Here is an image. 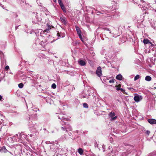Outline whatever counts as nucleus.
<instances>
[{
	"label": "nucleus",
	"instance_id": "5",
	"mask_svg": "<svg viewBox=\"0 0 156 156\" xmlns=\"http://www.w3.org/2000/svg\"><path fill=\"white\" fill-rule=\"evenodd\" d=\"M60 19L62 23L64 24H66V18L63 17H60Z\"/></svg>",
	"mask_w": 156,
	"mask_h": 156
},
{
	"label": "nucleus",
	"instance_id": "26",
	"mask_svg": "<svg viewBox=\"0 0 156 156\" xmlns=\"http://www.w3.org/2000/svg\"><path fill=\"white\" fill-rule=\"evenodd\" d=\"M79 37H80V38L81 39V40L83 41V39H82V36H81V34H78Z\"/></svg>",
	"mask_w": 156,
	"mask_h": 156
},
{
	"label": "nucleus",
	"instance_id": "32",
	"mask_svg": "<svg viewBox=\"0 0 156 156\" xmlns=\"http://www.w3.org/2000/svg\"><path fill=\"white\" fill-rule=\"evenodd\" d=\"M30 137H32V136H33V135H32V134H30Z\"/></svg>",
	"mask_w": 156,
	"mask_h": 156
},
{
	"label": "nucleus",
	"instance_id": "19",
	"mask_svg": "<svg viewBox=\"0 0 156 156\" xmlns=\"http://www.w3.org/2000/svg\"><path fill=\"white\" fill-rule=\"evenodd\" d=\"M140 77V76L139 75H137L134 77V80L136 81Z\"/></svg>",
	"mask_w": 156,
	"mask_h": 156
},
{
	"label": "nucleus",
	"instance_id": "28",
	"mask_svg": "<svg viewBox=\"0 0 156 156\" xmlns=\"http://www.w3.org/2000/svg\"><path fill=\"white\" fill-rule=\"evenodd\" d=\"M150 133V132L148 130H147L146 131V133L147 134V135H148Z\"/></svg>",
	"mask_w": 156,
	"mask_h": 156
},
{
	"label": "nucleus",
	"instance_id": "12",
	"mask_svg": "<svg viewBox=\"0 0 156 156\" xmlns=\"http://www.w3.org/2000/svg\"><path fill=\"white\" fill-rule=\"evenodd\" d=\"M143 42L145 44H147L148 43L151 44V42L148 39H144V40Z\"/></svg>",
	"mask_w": 156,
	"mask_h": 156
},
{
	"label": "nucleus",
	"instance_id": "4",
	"mask_svg": "<svg viewBox=\"0 0 156 156\" xmlns=\"http://www.w3.org/2000/svg\"><path fill=\"white\" fill-rule=\"evenodd\" d=\"M148 122L152 125L156 124V120L154 119H149L148 120Z\"/></svg>",
	"mask_w": 156,
	"mask_h": 156
},
{
	"label": "nucleus",
	"instance_id": "29",
	"mask_svg": "<svg viewBox=\"0 0 156 156\" xmlns=\"http://www.w3.org/2000/svg\"><path fill=\"white\" fill-rule=\"evenodd\" d=\"M57 35L58 36V37H61V36L60 35L59 33H57ZM63 36H62L61 37H63Z\"/></svg>",
	"mask_w": 156,
	"mask_h": 156
},
{
	"label": "nucleus",
	"instance_id": "25",
	"mask_svg": "<svg viewBox=\"0 0 156 156\" xmlns=\"http://www.w3.org/2000/svg\"><path fill=\"white\" fill-rule=\"evenodd\" d=\"M61 8L64 12H66V8H65V7H64V5L63 6L61 7Z\"/></svg>",
	"mask_w": 156,
	"mask_h": 156
},
{
	"label": "nucleus",
	"instance_id": "7",
	"mask_svg": "<svg viewBox=\"0 0 156 156\" xmlns=\"http://www.w3.org/2000/svg\"><path fill=\"white\" fill-rule=\"evenodd\" d=\"M79 64L81 66H83L86 65V63L85 61L82 60H80L78 61Z\"/></svg>",
	"mask_w": 156,
	"mask_h": 156
},
{
	"label": "nucleus",
	"instance_id": "30",
	"mask_svg": "<svg viewBox=\"0 0 156 156\" xmlns=\"http://www.w3.org/2000/svg\"><path fill=\"white\" fill-rule=\"evenodd\" d=\"M47 26L48 27V28H50V27H51V26L49 25L48 24H47Z\"/></svg>",
	"mask_w": 156,
	"mask_h": 156
},
{
	"label": "nucleus",
	"instance_id": "16",
	"mask_svg": "<svg viewBox=\"0 0 156 156\" xmlns=\"http://www.w3.org/2000/svg\"><path fill=\"white\" fill-rule=\"evenodd\" d=\"M1 151H3V152L5 153H6L7 152V150L5 148V147L3 146L2 147L1 149Z\"/></svg>",
	"mask_w": 156,
	"mask_h": 156
},
{
	"label": "nucleus",
	"instance_id": "18",
	"mask_svg": "<svg viewBox=\"0 0 156 156\" xmlns=\"http://www.w3.org/2000/svg\"><path fill=\"white\" fill-rule=\"evenodd\" d=\"M58 3L61 7L64 5L63 4L61 0H58Z\"/></svg>",
	"mask_w": 156,
	"mask_h": 156
},
{
	"label": "nucleus",
	"instance_id": "23",
	"mask_svg": "<svg viewBox=\"0 0 156 156\" xmlns=\"http://www.w3.org/2000/svg\"><path fill=\"white\" fill-rule=\"evenodd\" d=\"M51 87L53 89H55L56 87V86L55 83H53L51 85Z\"/></svg>",
	"mask_w": 156,
	"mask_h": 156
},
{
	"label": "nucleus",
	"instance_id": "11",
	"mask_svg": "<svg viewBox=\"0 0 156 156\" xmlns=\"http://www.w3.org/2000/svg\"><path fill=\"white\" fill-rule=\"evenodd\" d=\"M116 78L117 79L121 80L122 79V76L121 74H119L116 76Z\"/></svg>",
	"mask_w": 156,
	"mask_h": 156
},
{
	"label": "nucleus",
	"instance_id": "37",
	"mask_svg": "<svg viewBox=\"0 0 156 156\" xmlns=\"http://www.w3.org/2000/svg\"><path fill=\"white\" fill-rule=\"evenodd\" d=\"M155 12H156V10H155Z\"/></svg>",
	"mask_w": 156,
	"mask_h": 156
},
{
	"label": "nucleus",
	"instance_id": "31",
	"mask_svg": "<svg viewBox=\"0 0 156 156\" xmlns=\"http://www.w3.org/2000/svg\"><path fill=\"white\" fill-rule=\"evenodd\" d=\"M2 98V97L1 95H0V100H1Z\"/></svg>",
	"mask_w": 156,
	"mask_h": 156
},
{
	"label": "nucleus",
	"instance_id": "33",
	"mask_svg": "<svg viewBox=\"0 0 156 156\" xmlns=\"http://www.w3.org/2000/svg\"><path fill=\"white\" fill-rule=\"evenodd\" d=\"M140 1L142 3H143L144 2V1L143 0H141Z\"/></svg>",
	"mask_w": 156,
	"mask_h": 156
},
{
	"label": "nucleus",
	"instance_id": "10",
	"mask_svg": "<svg viewBox=\"0 0 156 156\" xmlns=\"http://www.w3.org/2000/svg\"><path fill=\"white\" fill-rule=\"evenodd\" d=\"M62 115L61 114H60L58 116V118L60 119H61V120H65L66 119L65 117L64 116H62Z\"/></svg>",
	"mask_w": 156,
	"mask_h": 156
},
{
	"label": "nucleus",
	"instance_id": "13",
	"mask_svg": "<svg viewBox=\"0 0 156 156\" xmlns=\"http://www.w3.org/2000/svg\"><path fill=\"white\" fill-rule=\"evenodd\" d=\"M151 77L149 76H146L145 78V80L146 81H150L151 80Z\"/></svg>",
	"mask_w": 156,
	"mask_h": 156
},
{
	"label": "nucleus",
	"instance_id": "27",
	"mask_svg": "<svg viewBox=\"0 0 156 156\" xmlns=\"http://www.w3.org/2000/svg\"><path fill=\"white\" fill-rule=\"evenodd\" d=\"M5 69L6 70H7L9 69V67L8 66H5Z\"/></svg>",
	"mask_w": 156,
	"mask_h": 156
},
{
	"label": "nucleus",
	"instance_id": "1",
	"mask_svg": "<svg viewBox=\"0 0 156 156\" xmlns=\"http://www.w3.org/2000/svg\"><path fill=\"white\" fill-rule=\"evenodd\" d=\"M142 97L137 94H136L134 97V100L136 102H138L142 99Z\"/></svg>",
	"mask_w": 156,
	"mask_h": 156
},
{
	"label": "nucleus",
	"instance_id": "34",
	"mask_svg": "<svg viewBox=\"0 0 156 156\" xmlns=\"http://www.w3.org/2000/svg\"><path fill=\"white\" fill-rule=\"evenodd\" d=\"M53 1L55 2H56V0H53Z\"/></svg>",
	"mask_w": 156,
	"mask_h": 156
},
{
	"label": "nucleus",
	"instance_id": "21",
	"mask_svg": "<svg viewBox=\"0 0 156 156\" xmlns=\"http://www.w3.org/2000/svg\"><path fill=\"white\" fill-rule=\"evenodd\" d=\"M23 84L21 83L18 84V87L20 88H22L23 87Z\"/></svg>",
	"mask_w": 156,
	"mask_h": 156
},
{
	"label": "nucleus",
	"instance_id": "35",
	"mask_svg": "<svg viewBox=\"0 0 156 156\" xmlns=\"http://www.w3.org/2000/svg\"><path fill=\"white\" fill-rule=\"evenodd\" d=\"M128 89H129V90H130L131 89V88H128Z\"/></svg>",
	"mask_w": 156,
	"mask_h": 156
},
{
	"label": "nucleus",
	"instance_id": "2",
	"mask_svg": "<svg viewBox=\"0 0 156 156\" xmlns=\"http://www.w3.org/2000/svg\"><path fill=\"white\" fill-rule=\"evenodd\" d=\"M96 73L97 75L99 77H100L102 74L101 67L99 66L97 68Z\"/></svg>",
	"mask_w": 156,
	"mask_h": 156
},
{
	"label": "nucleus",
	"instance_id": "20",
	"mask_svg": "<svg viewBox=\"0 0 156 156\" xmlns=\"http://www.w3.org/2000/svg\"><path fill=\"white\" fill-rule=\"evenodd\" d=\"M51 27H50V28H48L47 29H46L44 30L43 32L45 33V32H47L48 33L49 30L51 29Z\"/></svg>",
	"mask_w": 156,
	"mask_h": 156
},
{
	"label": "nucleus",
	"instance_id": "9",
	"mask_svg": "<svg viewBox=\"0 0 156 156\" xmlns=\"http://www.w3.org/2000/svg\"><path fill=\"white\" fill-rule=\"evenodd\" d=\"M67 129H69V130L70 131H71L72 130V128L71 127H69V128H67L66 127H61V129L63 131L66 130V132H67Z\"/></svg>",
	"mask_w": 156,
	"mask_h": 156
},
{
	"label": "nucleus",
	"instance_id": "14",
	"mask_svg": "<svg viewBox=\"0 0 156 156\" xmlns=\"http://www.w3.org/2000/svg\"><path fill=\"white\" fill-rule=\"evenodd\" d=\"M76 29L78 34H81V31L78 27L76 26Z\"/></svg>",
	"mask_w": 156,
	"mask_h": 156
},
{
	"label": "nucleus",
	"instance_id": "8",
	"mask_svg": "<svg viewBox=\"0 0 156 156\" xmlns=\"http://www.w3.org/2000/svg\"><path fill=\"white\" fill-rule=\"evenodd\" d=\"M115 87H116V89L117 90H120L122 92L124 93V92H125V90H124L123 89H122L120 87H118V86H116Z\"/></svg>",
	"mask_w": 156,
	"mask_h": 156
},
{
	"label": "nucleus",
	"instance_id": "6",
	"mask_svg": "<svg viewBox=\"0 0 156 156\" xmlns=\"http://www.w3.org/2000/svg\"><path fill=\"white\" fill-rule=\"evenodd\" d=\"M37 13L36 14V16H35V18H36V19L34 20V21H33V22H34V23H37L39 22V21H40L41 20V19H38V17H37Z\"/></svg>",
	"mask_w": 156,
	"mask_h": 156
},
{
	"label": "nucleus",
	"instance_id": "36",
	"mask_svg": "<svg viewBox=\"0 0 156 156\" xmlns=\"http://www.w3.org/2000/svg\"><path fill=\"white\" fill-rule=\"evenodd\" d=\"M16 135L18 136V134H16Z\"/></svg>",
	"mask_w": 156,
	"mask_h": 156
},
{
	"label": "nucleus",
	"instance_id": "22",
	"mask_svg": "<svg viewBox=\"0 0 156 156\" xmlns=\"http://www.w3.org/2000/svg\"><path fill=\"white\" fill-rule=\"evenodd\" d=\"M83 107L85 108H88V106L87 103H84L83 104Z\"/></svg>",
	"mask_w": 156,
	"mask_h": 156
},
{
	"label": "nucleus",
	"instance_id": "24",
	"mask_svg": "<svg viewBox=\"0 0 156 156\" xmlns=\"http://www.w3.org/2000/svg\"><path fill=\"white\" fill-rule=\"evenodd\" d=\"M115 80V79H112V80H109V82L110 83H114Z\"/></svg>",
	"mask_w": 156,
	"mask_h": 156
},
{
	"label": "nucleus",
	"instance_id": "3",
	"mask_svg": "<svg viewBox=\"0 0 156 156\" xmlns=\"http://www.w3.org/2000/svg\"><path fill=\"white\" fill-rule=\"evenodd\" d=\"M115 115V114L114 112H111L109 114V116L110 117H111V118L112 120H114L116 119L117 118V116H115L114 117V116Z\"/></svg>",
	"mask_w": 156,
	"mask_h": 156
},
{
	"label": "nucleus",
	"instance_id": "15",
	"mask_svg": "<svg viewBox=\"0 0 156 156\" xmlns=\"http://www.w3.org/2000/svg\"><path fill=\"white\" fill-rule=\"evenodd\" d=\"M78 152L81 155L83 154V150L81 148H80L78 149Z\"/></svg>",
	"mask_w": 156,
	"mask_h": 156
},
{
	"label": "nucleus",
	"instance_id": "17",
	"mask_svg": "<svg viewBox=\"0 0 156 156\" xmlns=\"http://www.w3.org/2000/svg\"><path fill=\"white\" fill-rule=\"evenodd\" d=\"M1 151H3V152L5 153H6L7 152V150L5 148V147L3 146L2 147L1 149Z\"/></svg>",
	"mask_w": 156,
	"mask_h": 156
}]
</instances>
